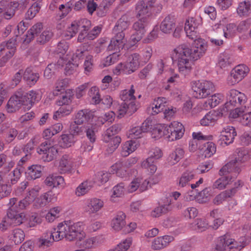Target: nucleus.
Listing matches in <instances>:
<instances>
[{"mask_svg":"<svg viewBox=\"0 0 251 251\" xmlns=\"http://www.w3.org/2000/svg\"><path fill=\"white\" fill-rule=\"evenodd\" d=\"M40 5L37 2L34 3L28 9L25 14V18L27 20H31L33 19L39 12L40 9Z\"/></svg>","mask_w":251,"mask_h":251,"instance_id":"680f3d73","label":"nucleus"},{"mask_svg":"<svg viewBox=\"0 0 251 251\" xmlns=\"http://www.w3.org/2000/svg\"><path fill=\"white\" fill-rule=\"evenodd\" d=\"M176 19L174 15H168L163 20L160 25V30L165 33H171L176 28Z\"/></svg>","mask_w":251,"mask_h":251,"instance_id":"6ab92c4d","label":"nucleus"},{"mask_svg":"<svg viewBox=\"0 0 251 251\" xmlns=\"http://www.w3.org/2000/svg\"><path fill=\"white\" fill-rule=\"evenodd\" d=\"M120 54L117 52H114L107 56L103 60V65L104 67L109 66L119 60Z\"/></svg>","mask_w":251,"mask_h":251,"instance_id":"774afa93","label":"nucleus"},{"mask_svg":"<svg viewBox=\"0 0 251 251\" xmlns=\"http://www.w3.org/2000/svg\"><path fill=\"white\" fill-rule=\"evenodd\" d=\"M248 244L245 237H241L237 241L230 238L229 234L219 237L216 247L217 251H229L230 249L235 248L241 249Z\"/></svg>","mask_w":251,"mask_h":251,"instance_id":"39448f33","label":"nucleus"},{"mask_svg":"<svg viewBox=\"0 0 251 251\" xmlns=\"http://www.w3.org/2000/svg\"><path fill=\"white\" fill-rule=\"evenodd\" d=\"M221 177L216 180L213 184V188L222 190L226 188V186L235 178L234 177V173H228L226 175H221Z\"/></svg>","mask_w":251,"mask_h":251,"instance_id":"c756f323","label":"nucleus"},{"mask_svg":"<svg viewBox=\"0 0 251 251\" xmlns=\"http://www.w3.org/2000/svg\"><path fill=\"white\" fill-rule=\"evenodd\" d=\"M42 168L40 166L32 165L28 167L27 177L31 179H35L40 177L42 175Z\"/></svg>","mask_w":251,"mask_h":251,"instance_id":"5fc2aeb1","label":"nucleus"},{"mask_svg":"<svg viewBox=\"0 0 251 251\" xmlns=\"http://www.w3.org/2000/svg\"><path fill=\"white\" fill-rule=\"evenodd\" d=\"M124 190L125 185L124 183H120L115 186L112 189L111 200L113 201H115V198L122 197L124 194Z\"/></svg>","mask_w":251,"mask_h":251,"instance_id":"052dcab7","label":"nucleus"},{"mask_svg":"<svg viewBox=\"0 0 251 251\" xmlns=\"http://www.w3.org/2000/svg\"><path fill=\"white\" fill-rule=\"evenodd\" d=\"M139 54L134 53L128 58V61L125 64V74H130L134 72L139 66Z\"/></svg>","mask_w":251,"mask_h":251,"instance_id":"a878e982","label":"nucleus"},{"mask_svg":"<svg viewBox=\"0 0 251 251\" xmlns=\"http://www.w3.org/2000/svg\"><path fill=\"white\" fill-rule=\"evenodd\" d=\"M134 93L133 85H131L129 90L125 89L121 91L120 97L123 102L118 108L119 116H123L126 114L131 115L137 111L138 105L136 97L134 96Z\"/></svg>","mask_w":251,"mask_h":251,"instance_id":"20e7f679","label":"nucleus"},{"mask_svg":"<svg viewBox=\"0 0 251 251\" xmlns=\"http://www.w3.org/2000/svg\"><path fill=\"white\" fill-rule=\"evenodd\" d=\"M184 151L181 148H176L168 157L170 165H174L177 163L184 156Z\"/></svg>","mask_w":251,"mask_h":251,"instance_id":"49530a36","label":"nucleus"},{"mask_svg":"<svg viewBox=\"0 0 251 251\" xmlns=\"http://www.w3.org/2000/svg\"><path fill=\"white\" fill-rule=\"evenodd\" d=\"M130 24L128 14H125L117 21L113 31L114 33L118 34L125 33Z\"/></svg>","mask_w":251,"mask_h":251,"instance_id":"c85d7f7f","label":"nucleus"},{"mask_svg":"<svg viewBox=\"0 0 251 251\" xmlns=\"http://www.w3.org/2000/svg\"><path fill=\"white\" fill-rule=\"evenodd\" d=\"M236 135L235 129L233 126H226L220 132L219 140L224 141L226 145H228L233 143Z\"/></svg>","mask_w":251,"mask_h":251,"instance_id":"a211bd4d","label":"nucleus"},{"mask_svg":"<svg viewBox=\"0 0 251 251\" xmlns=\"http://www.w3.org/2000/svg\"><path fill=\"white\" fill-rule=\"evenodd\" d=\"M102 200L97 198H91L88 200L85 210L90 214H95L100 211L103 206Z\"/></svg>","mask_w":251,"mask_h":251,"instance_id":"4be33fe9","label":"nucleus"},{"mask_svg":"<svg viewBox=\"0 0 251 251\" xmlns=\"http://www.w3.org/2000/svg\"><path fill=\"white\" fill-rule=\"evenodd\" d=\"M172 209L171 201L167 199L163 204L159 205L156 207L151 212V216L152 217H159L162 214L167 213Z\"/></svg>","mask_w":251,"mask_h":251,"instance_id":"2f4dec72","label":"nucleus"},{"mask_svg":"<svg viewBox=\"0 0 251 251\" xmlns=\"http://www.w3.org/2000/svg\"><path fill=\"white\" fill-rule=\"evenodd\" d=\"M193 96L197 99H204L215 91L213 83L209 81L199 80L192 86Z\"/></svg>","mask_w":251,"mask_h":251,"instance_id":"6e6552de","label":"nucleus"},{"mask_svg":"<svg viewBox=\"0 0 251 251\" xmlns=\"http://www.w3.org/2000/svg\"><path fill=\"white\" fill-rule=\"evenodd\" d=\"M76 138L70 133L64 134L61 136L60 143L61 146L64 148L71 147L75 142Z\"/></svg>","mask_w":251,"mask_h":251,"instance_id":"09e8293b","label":"nucleus"},{"mask_svg":"<svg viewBox=\"0 0 251 251\" xmlns=\"http://www.w3.org/2000/svg\"><path fill=\"white\" fill-rule=\"evenodd\" d=\"M88 96L91 100V102L94 104H99L101 101L100 90L97 86H93L90 89Z\"/></svg>","mask_w":251,"mask_h":251,"instance_id":"603ef678","label":"nucleus"},{"mask_svg":"<svg viewBox=\"0 0 251 251\" xmlns=\"http://www.w3.org/2000/svg\"><path fill=\"white\" fill-rule=\"evenodd\" d=\"M217 120V117L215 112H209L201 119L200 123L203 126H209L214 125Z\"/></svg>","mask_w":251,"mask_h":251,"instance_id":"4d7b16f0","label":"nucleus"},{"mask_svg":"<svg viewBox=\"0 0 251 251\" xmlns=\"http://www.w3.org/2000/svg\"><path fill=\"white\" fill-rule=\"evenodd\" d=\"M25 105L26 106L27 109H30L33 104L36 101L41 100V96L40 94L34 90H31L26 93L23 96H22Z\"/></svg>","mask_w":251,"mask_h":251,"instance_id":"393cba45","label":"nucleus"},{"mask_svg":"<svg viewBox=\"0 0 251 251\" xmlns=\"http://www.w3.org/2000/svg\"><path fill=\"white\" fill-rule=\"evenodd\" d=\"M121 129V126L119 124H115L107 128L102 135L103 142H108L110 138L115 137Z\"/></svg>","mask_w":251,"mask_h":251,"instance_id":"c03bdc74","label":"nucleus"},{"mask_svg":"<svg viewBox=\"0 0 251 251\" xmlns=\"http://www.w3.org/2000/svg\"><path fill=\"white\" fill-rule=\"evenodd\" d=\"M53 36V33L50 30H45L41 33L36 39L37 41L44 44L49 41Z\"/></svg>","mask_w":251,"mask_h":251,"instance_id":"e2e57ef3","label":"nucleus"},{"mask_svg":"<svg viewBox=\"0 0 251 251\" xmlns=\"http://www.w3.org/2000/svg\"><path fill=\"white\" fill-rule=\"evenodd\" d=\"M162 154L159 148H152L149 152V157L142 162V168L147 169L151 174H154L157 170V167L154 164L155 161L160 158Z\"/></svg>","mask_w":251,"mask_h":251,"instance_id":"9b49d317","label":"nucleus"},{"mask_svg":"<svg viewBox=\"0 0 251 251\" xmlns=\"http://www.w3.org/2000/svg\"><path fill=\"white\" fill-rule=\"evenodd\" d=\"M45 184L50 187L63 188L65 185L64 178L60 176L52 175L48 176L44 181Z\"/></svg>","mask_w":251,"mask_h":251,"instance_id":"7c9ffc66","label":"nucleus"},{"mask_svg":"<svg viewBox=\"0 0 251 251\" xmlns=\"http://www.w3.org/2000/svg\"><path fill=\"white\" fill-rule=\"evenodd\" d=\"M156 5V0H143L137 2L136 6L137 17H147L151 15Z\"/></svg>","mask_w":251,"mask_h":251,"instance_id":"f8f14e48","label":"nucleus"},{"mask_svg":"<svg viewBox=\"0 0 251 251\" xmlns=\"http://www.w3.org/2000/svg\"><path fill=\"white\" fill-rule=\"evenodd\" d=\"M149 23V19L147 17H141L134 23L132 29L136 33L144 35L146 32V27Z\"/></svg>","mask_w":251,"mask_h":251,"instance_id":"72a5a7b5","label":"nucleus"},{"mask_svg":"<svg viewBox=\"0 0 251 251\" xmlns=\"http://www.w3.org/2000/svg\"><path fill=\"white\" fill-rule=\"evenodd\" d=\"M114 33L115 36L111 39L108 46V50H115L117 52L118 50L119 51L120 49H123L126 40L125 38V33Z\"/></svg>","mask_w":251,"mask_h":251,"instance_id":"dca6fc26","label":"nucleus"},{"mask_svg":"<svg viewBox=\"0 0 251 251\" xmlns=\"http://www.w3.org/2000/svg\"><path fill=\"white\" fill-rule=\"evenodd\" d=\"M248 72V68L244 65L236 66L230 74V77L234 79L233 83H236L240 81L247 75Z\"/></svg>","mask_w":251,"mask_h":251,"instance_id":"b1692460","label":"nucleus"},{"mask_svg":"<svg viewBox=\"0 0 251 251\" xmlns=\"http://www.w3.org/2000/svg\"><path fill=\"white\" fill-rule=\"evenodd\" d=\"M98 242V238L97 237H93L84 239L81 245L85 249H91L96 246Z\"/></svg>","mask_w":251,"mask_h":251,"instance_id":"338daca9","label":"nucleus"},{"mask_svg":"<svg viewBox=\"0 0 251 251\" xmlns=\"http://www.w3.org/2000/svg\"><path fill=\"white\" fill-rule=\"evenodd\" d=\"M95 184L93 180H86L80 183L75 189V194L82 196L87 194L92 188Z\"/></svg>","mask_w":251,"mask_h":251,"instance_id":"f704fd0d","label":"nucleus"},{"mask_svg":"<svg viewBox=\"0 0 251 251\" xmlns=\"http://www.w3.org/2000/svg\"><path fill=\"white\" fill-rule=\"evenodd\" d=\"M22 96L15 95L12 96L8 100L6 110L9 113H12L18 110L22 105H25Z\"/></svg>","mask_w":251,"mask_h":251,"instance_id":"cd10ccee","label":"nucleus"},{"mask_svg":"<svg viewBox=\"0 0 251 251\" xmlns=\"http://www.w3.org/2000/svg\"><path fill=\"white\" fill-rule=\"evenodd\" d=\"M38 189L33 188L28 191V195L24 199L20 201L17 200L18 210H23L31 203L38 195Z\"/></svg>","mask_w":251,"mask_h":251,"instance_id":"aec40b11","label":"nucleus"},{"mask_svg":"<svg viewBox=\"0 0 251 251\" xmlns=\"http://www.w3.org/2000/svg\"><path fill=\"white\" fill-rule=\"evenodd\" d=\"M110 172L111 174H116L118 176L121 178H126L128 176L126 167L121 162H118L113 165Z\"/></svg>","mask_w":251,"mask_h":251,"instance_id":"58836bf2","label":"nucleus"},{"mask_svg":"<svg viewBox=\"0 0 251 251\" xmlns=\"http://www.w3.org/2000/svg\"><path fill=\"white\" fill-rule=\"evenodd\" d=\"M163 130L160 128L157 130L160 136H166L170 141H173L180 139L183 135L185 129L182 124L174 121L169 126H166Z\"/></svg>","mask_w":251,"mask_h":251,"instance_id":"423d86ee","label":"nucleus"},{"mask_svg":"<svg viewBox=\"0 0 251 251\" xmlns=\"http://www.w3.org/2000/svg\"><path fill=\"white\" fill-rule=\"evenodd\" d=\"M84 128L86 137L91 144L94 143L96 139V133L98 131L96 125L88 124Z\"/></svg>","mask_w":251,"mask_h":251,"instance_id":"de8ad7c7","label":"nucleus"},{"mask_svg":"<svg viewBox=\"0 0 251 251\" xmlns=\"http://www.w3.org/2000/svg\"><path fill=\"white\" fill-rule=\"evenodd\" d=\"M227 99V101L225 104L226 111H228L232 107L244 104L247 100L244 94L235 89L231 90L228 92Z\"/></svg>","mask_w":251,"mask_h":251,"instance_id":"9d476101","label":"nucleus"},{"mask_svg":"<svg viewBox=\"0 0 251 251\" xmlns=\"http://www.w3.org/2000/svg\"><path fill=\"white\" fill-rule=\"evenodd\" d=\"M72 111V107L68 105H62L53 114V118L57 120L64 116L69 115Z\"/></svg>","mask_w":251,"mask_h":251,"instance_id":"864d4df0","label":"nucleus"},{"mask_svg":"<svg viewBox=\"0 0 251 251\" xmlns=\"http://www.w3.org/2000/svg\"><path fill=\"white\" fill-rule=\"evenodd\" d=\"M9 240L15 245L21 244L25 239V233L20 228H15L11 231L9 236Z\"/></svg>","mask_w":251,"mask_h":251,"instance_id":"a19ab883","label":"nucleus"},{"mask_svg":"<svg viewBox=\"0 0 251 251\" xmlns=\"http://www.w3.org/2000/svg\"><path fill=\"white\" fill-rule=\"evenodd\" d=\"M17 201L16 198L10 200L7 216L3 218L0 224L1 231L6 230L9 226H17L23 223L25 215L23 213H20L21 210H18Z\"/></svg>","mask_w":251,"mask_h":251,"instance_id":"7ed1b4c3","label":"nucleus"},{"mask_svg":"<svg viewBox=\"0 0 251 251\" xmlns=\"http://www.w3.org/2000/svg\"><path fill=\"white\" fill-rule=\"evenodd\" d=\"M166 99L164 98H158L155 99L151 105L152 115H156L159 112H163L165 108Z\"/></svg>","mask_w":251,"mask_h":251,"instance_id":"ea45409f","label":"nucleus"},{"mask_svg":"<svg viewBox=\"0 0 251 251\" xmlns=\"http://www.w3.org/2000/svg\"><path fill=\"white\" fill-rule=\"evenodd\" d=\"M109 178V174L107 172H98L95 176V180L93 181L99 185L106 182Z\"/></svg>","mask_w":251,"mask_h":251,"instance_id":"69168bd1","label":"nucleus"},{"mask_svg":"<svg viewBox=\"0 0 251 251\" xmlns=\"http://www.w3.org/2000/svg\"><path fill=\"white\" fill-rule=\"evenodd\" d=\"M37 152L41 155L45 162H50L56 158L58 150L56 146L51 145L50 141L42 143L37 149Z\"/></svg>","mask_w":251,"mask_h":251,"instance_id":"1a4fd4ad","label":"nucleus"},{"mask_svg":"<svg viewBox=\"0 0 251 251\" xmlns=\"http://www.w3.org/2000/svg\"><path fill=\"white\" fill-rule=\"evenodd\" d=\"M199 24L194 18H188L185 23L184 30L187 36L194 43L191 48L185 44L181 45L175 49L171 54L173 63H176L179 73L188 74L191 70V60L195 61L202 56L206 50L207 44L201 38L196 39Z\"/></svg>","mask_w":251,"mask_h":251,"instance_id":"f257e3e1","label":"nucleus"},{"mask_svg":"<svg viewBox=\"0 0 251 251\" xmlns=\"http://www.w3.org/2000/svg\"><path fill=\"white\" fill-rule=\"evenodd\" d=\"M222 28L224 36L226 38H229L233 36L237 31V26L234 24H229L226 27H224L221 24H216L213 26L214 30Z\"/></svg>","mask_w":251,"mask_h":251,"instance_id":"473e14b6","label":"nucleus"},{"mask_svg":"<svg viewBox=\"0 0 251 251\" xmlns=\"http://www.w3.org/2000/svg\"><path fill=\"white\" fill-rule=\"evenodd\" d=\"M126 217L125 214L122 211L117 213L111 223L112 227L115 230L119 231L125 226Z\"/></svg>","mask_w":251,"mask_h":251,"instance_id":"c9c22d12","label":"nucleus"},{"mask_svg":"<svg viewBox=\"0 0 251 251\" xmlns=\"http://www.w3.org/2000/svg\"><path fill=\"white\" fill-rule=\"evenodd\" d=\"M174 240V237L170 235L158 237L152 241L151 248L154 250L162 249L168 246Z\"/></svg>","mask_w":251,"mask_h":251,"instance_id":"5701e85b","label":"nucleus"},{"mask_svg":"<svg viewBox=\"0 0 251 251\" xmlns=\"http://www.w3.org/2000/svg\"><path fill=\"white\" fill-rule=\"evenodd\" d=\"M23 78L27 82L28 84L34 85L39 78V74L34 73L30 68H28L25 70L23 74Z\"/></svg>","mask_w":251,"mask_h":251,"instance_id":"79ce46f5","label":"nucleus"},{"mask_svg":"<svg viewBox=\"0 0 251 251\" xmlns=\"http://www.w3.org/2000/svg\"><path fill=\"white\" fill-rule=\"evenodd\" d=\"M82 224L78 222L72 223L65 221L59 223L56 228H51L45 233L39 240V247H49L53 242L59 241L64 238L72 241L78 237L80 239L83 235Z\"/></svg>","mask_w":251,"mask_h":251,"instance_id":"f03ea898","label":"nucleus"},{"mask_svg":"<svg viewBox=\"0 0 251 251\" xmlns=\"http://www.w3.org/2000/svg\"><path fill=\"white\" fill-rule=\"evenodd\" d=\"M94 111L89 109L79 110L75 116V122L78 124H82L86 122H90L94 117Z\"/></svg>","mask_w":251,"mask_h":251,"instance_id":"412c9836","label":"nucleus"},{"mask_svg":"<svg viewBox=\"0 0 251 251\" xmlns=\"http://www.w3.org/2000/svg\"><path fill=\"white\" fill-rule=\"evenodd\" d=\"M90 25V20L84 18L79 20L75 21L72 23L71 26L68 27L65 36L67 39H71L74 37L78 30L81 28H88Z\"/></svg>","mask_w":251,"mask_h":251,"instance_id":"4468645a","label":"nucleus"},{"mask_svg":"<svg viewBox=\"0 0 251 251\" xmlns=\"http://www.w3.org/2000/svg\"><path fill=\"white\" fill-rule=\"evenodd\" d=\"M20 3L17 1L9 2L6 0L0 1V15L6 19H10L15 14Z\"/></svg>","mask_w":251,"mask_h":251,"instance_id":"ddd939ff","label":"nucleus"},{"mask_svg":"<svg viewBox=\"0 0 251 251\" xmlns=\"http://www.w3.org/2000/svg\"><path fill=\"white\" fill-rule=\"evenodd\" d=\"M136 149V144L134 141L129 140L125 142L122 146L121 154L124 156H127L133 152Z\"/></svg>","mask_w":251,"mask_h":251,"instance_id":"3c124183","label":"nucleus"},{"mask_svg":"<svg viewBox=\"0 0 251 251\" xmlns=\"http://www.w3.org/2000/svg\"><path fill=\"white\" fill-rule=\"evenodd\" d=\"M74 160L69 155H63L61 158L58 169L61 173H70L74 166Z\"/></svg>","mask_w":251,"mask_h":251,"instance_id":"bb28decb","label":"nucleus"},{"mask_svg":"<svg viewBox=\"0 0 251 251\" xmlns=\"http://www.w3.org/2000/svg\"><path fill=\"white\" fill-rule=\"evenodd\" d=\"M35 146L34 139H31L24 146L23 148V151L25 153V155L23 156L21 161L25 162L29 159L31 156V152L34 149Z\"/></svg>","mask_w":251,"mask_h":251,"instance_id":"8fccbe9b","label":"nucleus"},{"mask_svg":"<svg viewBox=\"0 0 251 251\" xmlns=\"http://www.w3.org/2000/svg\"><path fill=\"white\" fill-rule=\"evenodd\" d=\"M89 45L87 44H84L82 46L80 47L79 49H77L75 52L74 54L72 57V60H76L78 64L80 59L83 58L84 56L86 55V51L88 50Z\"/></svg>","mask_w":251,"mask_h":251,"instance_id":"bf43d9fd","label":"nucleus"},{"mask_svg":"<svg viewBox=\"0 0 251 251\" xmlns=\"http://www.w3.org/2000/svg\"><path fill=\"white\" fill-rule=\"evenodd\" d=\"M237 154L234 160H231L224 166L219 171V175H226L228 173H234V177H237L240 172L239 163L245 162L247 159L246 152L237 150Z\"/></svg>","mask_w":251,"mask_h":251,"instance_id":"0eeeda50","label":"nucleus"},{"mask_svg":"<svg viewBox=\"0 0 251 251\" xmlns=\"http://www.w3.org/2000/svg\"><path fill=\"white\" fill-rule=\"evenodd\" d=\"M195 173L192 171H186L184 172L178 179L177 185L179 187H184L189 185V182L194 179Z\"/></svg>","mask_w":251,"mask_h":251,"instance_id":"e433bc0d","label":"nucleus"},{"mask_svg":"<svg viewBox=\"0 0 251 251\" xmlns=\"http://www.w3.org/2000/svg\"><path fill=\"white\" fill-rule=\"evenodd\" d=\"M208 227V224L205 219H197L190 225V228L198 232H202Z\"/></svg>","mask_w":251,"mask_h":251,"instance_id":"a18cd8bd","label":"nucleus"},{"mask_svg":"<svg viewBox=\"0 0 251 251\" xmlns=\"http://www.w3.org/2000/svg\"><path fill=\"white\" fill-rule=\"evenodd\" d=\"M43 29V25L41 23H38L34 25L30 29L27 31L25 38V41L29 42L33 38L38 36L40 33L42 29Z\"/></svg>","mask_w":251,"mask_h":251,"instance_id":"4c0bfd02","label":"nucleus"},{"mask_svg":"<svg viewBox=\"0 0 251 251\" xmlns=\"http://www.w3.org/2000/svg\"><path fill=\"white\" fill-rule=\"evenodd\" d=\"M74 94L71 90H67L64 94H63L59 101V105H68L71 102Z\"/></svg>","mask_w":251,"mask_h":251,"instance_id":"0e129e2a","label":"nucleus"},{"mask_svg":"<svg viewBox=\"0 0 251 251\" xmlns=\"http://www.w3.org/2000/svg\"><path fill=\"white\" fill-rule=\"evenodd\" d=\"M232 62L230 55L227 52L220 54L218 59V64L221 68L228 66Z\"/></svg>","mask_w":251,"mask_h":251,"instance_id":"13d9d810","label":"nucleus"},{"mask_svg":"<svg viewBox=\"0 0 251 251\" xmlns=\"http://www.w3.org/2000/svg\"><path fill=\"white\" fill-rule=\"evenodd\" d=\"M151 123L149 120H146L143 122L141 126H135L129 130L128 137L132 139H138L141 138L143 133L148 132L149 130Z\"/></svg>","mask_w":251,"mask_h":251,"instance_id":"f3484780","label":"nucleus"},{"mask_svg":"<svg viewBox=\"0 0 251 251\" xmlns=\"http://www.w3.org/2000/svg\"><path fill=\"white\" fill-rule=\"evenodd\" d=\"M91 26V22L90 21L89 27L87 28H83L81 30L77 38L79 42H82L86 40H93L95 39L100 33L101 27L100 26H95L91 30L88 32Z\"/></svg>","mask_w":251,"mask_h":251,"instance_id":"2eb2a0df","label":"nucleus"},{"mask_svg":"<svg viewBox=\"0 0 251 251\" xmlns=\"http://www.w3.org/2000/svg\"><path fill=\"white\" fill-rule=\"evenodd\" d=\"M121 142V139L119 136L110 138L108 142H105L108 143V148L106 150L108 153H112L119 147Z\"/></svg>","mask_w":251,"mask_h":251,"instance_id":"6e6d98bb","label":"nucleus"},{"mask_svg":"<svg viewBox=\"0 0 251 251\" xmlns=\"http://www.w3.org/2000/svg\"><path fill=\"white\" fill-rule=\"evenodd\" d=\"M237 12L240 16H248L251 13V3L246 0L239 3Z\"/></svg>","mask_w":251,"mask_h":251,"instance_id":"37998d69","label":"nucleus"}]
</instances>
